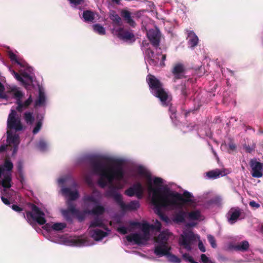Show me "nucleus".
I'll use <instances>...</instances> for the list:
<instances>
[{
	"label": "nucleus",
	"mask_w": 263,
	"mask_h": 263,
	"mask_svg": "<svg viewBox=\"0 0 263 263\" xmlns=\"http://www.w3.org/2000/svg\"><path fill=\"white\" fill-rule=\"evenodd\" d=\"M89 162L92 172L100 176L99 186L104 188L109 184L105 196L114 198L117 203L118 202L117 198L120 200L123 199L122 195L118 192V190L123 188V185L120 183L113 184L114 180L120 181L124 179L125 173L122 161L107 157H95L90 159Z\"/></svg>",
	"instance_id": "obj_1"
},
{
	"label": "nucleus",
	"mask_w": 263,
	"mask_h": 263,
	"mask_svg": "<svg viewBox=\"0 0 263 263\" xmlns=\"http://www.w3.org/2000/svg\"><path fill=\"white\" fill-rule=\"evenodd\" d=\"M138 174L145 176L148 182V191L153 193L151 198V203L154 206V210L160 219L164 221L168 220V217L162 211L163 209L171 210L173 205L169 201L160 188H154L152 184V177L151 174L142 167H139L138 170Z\"/></svg>",
	"instance_id": "obj_2"
},
{
	"label": "nucleus",
	"mask_w": 263,
	"mask_h": 263,
	"mask_svg": "<svg viewBox=\"0 0 263 263\" xmlns=\"http://www.w3.org/2000/svg\"><path fill=\"white\" fill-rule=\"evenodd\" d=\"M146 82L149 86L151 92L156 97L159 98L163 106L167 105L166 101L168 99V93L163 87V84L154 76L148 74Z\"/></svg>",
	"instance_id": "obj_3"
},
{
	"label": "nucleus",
	"mask_w": 263,
	"mask_h": 263,
	"mask_svg": "<svg viewBox=\"0 0 263 263\" xmlns=\"http://www.w3.org/2000/svg\"><path fill=\"white\" fill-rule=\"evenodd\" d=\"M162 192L174 206H183V204L184 203L193 202L191 199L193 196L188 191H185L182 194H181L166 189Z\"/></svg>",
	"instance_id": "obj_4"
},
{
	"label": "nucleus",
	"mask_w": 263,
	"mask_h": 263,
	"mask_svg": "<svg viewBox=\"0 0 263 263\" xmlns=\"http://www.w3.org/2000/svg\"><path fill=\"white\" fill-rule=\"evenodd\" d=\"M13 168V163L9 159H6L4 164L0 165V178L4 176L1 181V185L4 188L2 193L6 195L7 189L12 186V172Z\"/></svg>",
	"instance_id": "obj_5"
},
{
	"label": "nucleus",
	"mask_w": 263,
	"mask_h": 263,
	"mask_svg": "<svg viewBox=\"0 0 263 263\" xmlns=\"http://www.w3.org/2000/svg\"><path fill=\"white\" fill-rule=\"evenodd\" d=\"M150 228H152L151 225L144 223L142 227L143 232L142 235L138 233L130 234L126 236V240L130 242H134L138 245L143 244L149 239Z\"/></svg>",
	"instance_id": "obj_6"
},
{
	"label": "nucleus",
	"mask_w": 263,
	"mask_h": 263,
	"mask_svg": "<svg viewBox=\"0 0 263 263\" xmlns=\"http://www.w3.org/2000/svg\"><path fill=\"white\" fill-rule=\"evenodd\" d=\"M31 212H26V217L28 220L32 219L41 225L44 224L46 220L44 217V213L34 204H31Z\"/></svg>",
	"instance_id": "obj_7"
},
{
	"label": "nucleus",
	"mask_w": 263,
	"mask_h": 263,
	"mask_svg": "<svg viewBox=\"0 0 263 263\" xmlns=\"http://www.w3.org/2000/svg\"><path fill=\"white\" fill-rule=\"evenodd\" d=\"M17 112L14 109L11 110L7 120V128L10 129H15L20 131L23 129V126L20 119L17 117Z\"/></svg>",
	"instance_id": "obj_8"
},
{
	"label": "nucleus",
	"mask_w": 263,
	"mask_h": 263,
	"mask_svg": "<svg viewBox=\"0 0 263 263\" xmlns=\"http://www.w3.org/2000/svg\"><path fill=\"white\" fill-rule=\"evenodd\" d=\"M196 240V235L192 232H189L181 235L179 238V245L187 251L192 250V243Z\"/></svg>",
	"instance_id": "obj_9"
},
{
	"label": "nucleus",
	"mask_w": 263,
	"mask_h": 263,
	"mask_svg": "<svg viewBox=\"0 0 263 263\" xmlns=\"http://www.w3.org/2000/svg\"><path fill=\"white\" fill-rule=\"evenodd\" d=\"M144 193V188L142 184L137 182L125 190V194L129 197L136 196L138 199H141Z\"/></svg>",
	"instance_id": "obj_10"
},
{
	"label": "nucleus",
	"mask_w": 263,
	"mask_h": 263,
	"mask_svg": "<svg viewBox=\"0 0 263 263\" xmlns=\"http://www.w3.org/2000/svg\"><path fill=\"white\" fill-rule=\"evenodd\" d=\"M171 210H175L173 215V220L176 223H182L185 222L187 218V211L184 210L182 206H173Z\"/></svg>",
	"instance_id": "obj_11"
},
{
	"label": "nucleus",
	"mask_w": 263,
	"mask_h": 263,
	"mask_svg": "<svg viewBox=\"0 0 263 263\" xmlns=\"http://www.w3.org/2000/svg\"><path fill=\"white\" fill-rule=\"evenodd\" d=\"M7 134V141L8 143L7 145L8 147H12V156H14L18 150V146L20 143L19 137L16 134L13 135L12 132L10 130H8Z\"/></svg>",
	"instance_id": "obj_12"
},
{
	"label": "nucleus",
	"mask_w": 263,
	"mask_h": 263,
	"mask_svg": "<svg viewBox=\"0 0 263 263\" xmlns=\"http://www.w3.org/2000/svg\"><path fill=\"white\" fill-rule=\"evenodd\" d=\"M117 36L125 41H130L134 42L135 41V36L132 30L119 28L116 30Z\"/></svg>",
	"instance_id": "obj_13"
},
{
	"label": "nucleus",
	"mask_w": 263,
	"mask_h": 263,
	"mask_svg": "<svg viewBox=\"0 0 263 263\" xmlns=\"http://www.w3.org/2000/svg\"><path fill=\"white\" fill-rule=\"evenodd\" d=\"M186 71L184 65L181 63H177L174 65L171 72L174 76V81L185 78L184 74Z\"/></svg>",
	"instance_id": "obj_14"
},
{
	"label": "nucleus",
	"mask_w": 263,
	"mask_h": 263,
	"mask_svg": "<svg viewBox=\"0 0 263 263\" xmlns=\"http://www.w3.org/2000/svg\"><path fill=\"white\" fill-rule=\"evenodd\" d=\"M250 165L252 168L251 174L253 177L260 178L262 176L263 164L262 163L251 160Z\"/></svg>",
	"instance_id": "obj_15"
},
{
	"label": "nucleus",
	"mask_w": 263,
	"mask_h": 263,
	"mask_svg": "<svg viewBox=\"0 0 263 263\" xmlns=\"http://www.w3.org/2000/svg\"><path fill=\"white\" fill-rule=\"evenodd\" d=\"M147 36L153 46L157 48L159 46L161 34L158 30H149L147 33Z\"/></svg>",
	"instance_id": "obj_16"
},
{
	"label": "nucleus",
	"mask_w": 263,
	"mask_h": 263,
	"mask_svg": "<svg viewBox=\"0 0 263 263\" xmlns=\"http://www.w3.org/2000/svg\"><path fill=\"white\" fill-rule=\"evenodd\" d=\"M118 199V202L117 204L120 206L123 211L135 210L139 208V202L137 200L132 201L129 203L126 204L123 202V199L121 200H120L119 199Z\"/></svg>",
	"instance_id": "obj_17"
},
{
	"label": "nucleus",
	"mask_w": 263,
	"mask_h": 263,
	"mask_svg": "<svg viewBox=\"0 0 263 263\" xmlns=\"http://www.w3.org/2000/svg\"><path fill=\"white\" fill-rule=\"evenodd\" d=\"M171 249L168 245L158 244L155 247L154 253L158 257L166 256L170 252Z\"/></svg>",
	"instance_id": "obj_18"
},
{
	"label": "nucleus",
	"mask_w": 263,
	"mask_h": 263,
	"mask_svg": "<svg viewBox=\"0 0 263 263\" xmlns=\"http://www.w3.org/2000/svg\"><path fill=\"white\" fill-rule=\"evenodd\" d=\"M62 194L69 197L70 201H74L79 197V193L78 191H71L69 187H63L61 190Z\"/></svg>",
	"instance_id": "obj_19"
},
{
	"label": "nucleus",
	"mask_w": 263,
	"mask_h": 263,
	"mask_svg": "<svg viewBox=\"0 0 263 263\" xmlns=\"http://www.w3.org/2000/svg\"><path fill=\"white\" fill-rule=\"evenodd\" d=\"M121 15L123 18L124 20L130 26L135 27L136 26V23L133 19L132 13L129 11L123 9L121 11Z\"/></svg>",
	"instance_id": "obj_20"
},
{
	"label": "nucleus",
	"mask_w": 263,
	"mask_h": 263,
	"mask_svg": "<svg viewBox=\"0 0 263 263\" xmlns=\"http://www.w3.org/2000/svg\"><path fill=\"white\" fill-rule=\"evenodd\" d=\"M230 217L228 218V221L231 224L234 223L241 215V210L237 208H232L229 212L228 214Z\"/></svg>",
	"instance_id": "obj_21"
},
{
	"label": "nucleus",
	"mask_w": 263,
	"mask_h": 263,
	"mask_svg": "<svg viewBox=\"0 0 263 263\" xmlns=\"http://www.w3.org/2000/svg\"><path fill=\"white\" fill-rule=\"evenodd\" d=\"M170 234H171L167 231H163L156 238L155 241L159 244L168 245L167 241Z\"/></svg>",
	"instance_id": "obj_22"
},
{
	"label": "nucleus",
	"mask_w": 263,
	"mask_h": 263,
	"mask_svg": "<svg viewBox=\"0 0 263 263\" xmlns=\"http://www.w3.org/2000/svg\"><path fill=\"white\" fill-rule=\"evenodd\" d=\"M107 235V233L100 229H95L91 231V237L96 241H100Z\"/></svg>",
	"instance_id": "obj_23"
},
{
	"label": "nucleus",
	"mask_w": 263,
	"mask_h": 263,
	"mask_svg": "<svg viewBox=\"0 0 263 263\" xmlns=\"http://www.w3.org/2000/svg\"><path fill=\"white\" fill-rule=\"evenodd\" d=\"M187 39L189 45L192 47L196 46L198 43V37L195 33L191 30H187Z\"/></svg>",
	"instance_id": "obj_24"
},
{
	"label": "nucleus",
	"mask_w": 263,
	"mask_h": 263,
	"mask_svg": "<svg viewBox=\"0 0 263 263\" xmlns=\"http://www.w3.org/2000/svg\"><path fill=\"white\" fill-rule=\"evenodd\" d=\"M32 102V97L31 95H30L29 97L24 103H22L21 100H18L16 109L18 112H21L24 109L28 108Z\"/></svg>",
	"instance_id": "obj_25"
},
{
	"label": "nucleus",
	"mask_w": 263,
	"mask_h": 263,
	"mask_svg": "<svg viewBox=\"0 0 263 263\" xmlns=\"http://www.w3.org/2000/svg\"><path fill=\"white\" fill-rule=\"evenodd\" d=\"M105 211L103 206L97 204L91 210H88V214L98 216L103 215Z\"/></svg>",
	"instance_id": "obj_26"
},
{
	"label": "nucleus",
	"mask_w": 263,
	"mask_h": 263,
	"mask_svg": "<svg viewBox=\"0 0 263 263\" xmlns=\"http://www.w3.org/2000/svg\"><path fill=\"white\" fill-rule=\"evenodd\" d=\"M83 17L85 22H93L95 18V13L91 10H85L83 13Z\"/></svg>",
	"instance_id": "obj_27"
},
{
	"label": "nucleus",
	"mask_w": 263,
	"mask_h": 263,
	"mask_svg": "<svg viewBox=\"0 0 263 263\" xmlns=\"http://www.w3.org/2000/svg\"><path fill=\"white\" fill-rule=\"evenodd\" d=\"M109 17L115 25L118 26H122L121 18L115 11H113L110 13Z\"/></svg>",
	"instance_id": "obj_28"
},
{
	"label": "nucleus",
	"mask_w": 263,
	"mask_h": 263,
	"mask_svg": "<svg viewBox=\"0 0 263 263\" xmlns=\"http://www.w3.org/2000/svg\"><path fill=\"white\" fill-rule=\"evenodd\" d=\"M45 100L46 99L44 92L40 89L39 97L35 102L34 106L37 107L43 105L45 104Z\"/></svg>",
	"instance_id": "obj_29"
},
{
	"label": "nucleus",
	"mask_w": 263,
	"mask_h": 263,
	"mask_svg": "<svg viewBox=\"0 0 263 263\" xmlns=\"http://www.w3.org/2000/svg\"><path fill=\"white\" fill-rule=\"evenodd\" d=\"M83 200L86 204H88L89 202H92L95 204H99V201L93 195H85L83 198Z\"/></svg>",
	"instance_id": "obj_30"
},
{
	"label": "nucleus",
	"mask_w": 263,
	"mask_h": 263,
	"mask_svg": "<svg viewBox=\"0 0 263 263\" xmlns=\"http://www.w3.org/2000/svg\"><path fill=\"white\" fill-rule=\"evenodd\" d=\"M187 218L192 220H196L199 219L201 214L200 212L198 211H193L190 212L187 211Z\"/></svg>",
	"instance_id": "obj_31"
},
{
	"label": "nucleus",
	"mask_w": 263,
	"mask_h": 263,
	"mask_svg": "<svg viewBox=\"0 0 263 263\" xmlns=\"http://www.w3.org/2000/svg\"><path fill=\"white\" fill-rule=\"evenodd\" d=\"M86 214H88V210L82 212L77 209L72 215H75L80 221H82L85 219Z\"/></svg>",
	"instance_id": "obj_32"
},
{
	"label": "nucleus",
	"mask_w": 263,
	"mask_h": 263,
	"mask_svg": "<svg viewBox=\"0 0 263 263\" xmlns=\"http://www.w3.org/2000/svg\"><path fill=\"white\" fill-rule=\"evenodd\" d=\"M24 118L25 122L28 124H32L34 121V118L33 116L32 112H26L24 114Z\"/></svg>",
	"instance_id": "obj_33"
},
{
	"label": "nucleus",
	"mask_w": 263,
	"mask_h": 263,
	"mask_svg": "<svg viewBox=\"0 0 263 263\" xmlns=\"http://www.w3.org/2000/svg\"><path fill=\"white\" fill-rule=\"evenodd\" d=\"M36 147L41 151L45 152L47 149L48 145L45 140L40 139L36 144Z\"/></svg>",
	"instance_id": "obj_34"
},
{
	"label": "nucleus",
	"mask_w": 263,
	"mask_h": 263,
	"mask_svg": "<svg viewBox=\"0 0 263 263\" xmlns=\"http://www.w3.org/2000/svg\"><path fill=\"white\" fill-rule=\"evenodd\" d=\"M249 247V242L247 241H243L239 243H238L237 245L236 246L235 248L239 251H247Z\"/></svg>",
	"instance_id": "obj_35"
},
{
	"label": "nucleus",
	"mask_w": 263,
	"mask_h": 263,
	"mask_svg": "<svg viewBox=\"0 0 263 263\" xmlns=\"http://www.w3.org/2000/svg\"><path fill=\"white\" fill-rule=\"evenodd\" d=\"M93 29L95 32L100 35H104L106 33L105 28L99 24L93 25Z\"/></svg>",
	"instance_id": "obj_36"
},
{
	"label": "nucleus",
	"mask_w": 263,
	"mask_h": 263,
	"mask_svg": "<svg viewBox=\"0 0 263 263\" xmlns=\"http://www.w3.org/2000/svg\"><path fill=\"white\" fill-rule=\"evenodd\" d=\"M168 260L172 263H180L181 259L178 258L177 256L172 254L170 252L166 256Z\"/></svg>",
	"instance_id": "obj_37"
},
{
	"label": "nucleus",
	"mask_w": 263,
	"mask_h": 263,
	"mask_svg": "<svg viewBox=\"0 0 263 263\" xmlns=\"http://www.w3.org/2000/svg\"><path fill=\"white\" fill-rule=\"evenodd\" d=\"M104 226V224L102 222V220L98 217L95 218L93 221H91L90 225V227L92 228L97 227H103Z\"/></svg>",
	"instance_id": "obj_38"
},
{
	"label": "nucleus",
	"mask_w": 263,
	"mask_h": 263,
	"mask_svg": "<svg viewBox=\"0 0 263 263\" xmlns=\"http://www.w3.org/2000/svg\"><path fill=\"white\" fill-rule=\"evenodd\" d=\"M67 209L66 210L70 212L71 214H72L77 210L72 201L68 200L67 201Z\"/></svg>",
	"instance_id": "obj_39"
},
{
	"label": "nucleus",
	"mask_w": 263,
	"mask_h": 263,
	"mask_svg": "<svg viewBox=\"0 0 263 263\" xmlns=\"http://www.w3.org/2000/svg\"><path fill=\"white\" fill-rule=\"evenodd\" d=\"M66 227V224L64 223H55L52 225L51 228L55 231H61Z\"/></svg>",
	"instance_id": "obj_40"
},
{
	"label": "nucleus",
	"mask_w": 263,
	"mask_h": 263,
	"mask_svg": "<svg viewBox=\"0 0 263 263\" xmlns=\"http://www.w3.org/2000/svg\"><path fill=\"white\" fill-rule=\"evenodd\" d=\"M220 172L219 171H211L206 173L207 176L210 178H216L219 176Z\"/></svg>",
	"instance_id": "obj_41"
},
{
	"label": "nucleus",
	"mask_w": 263,
	"mask_h": 263,
	"mask_svg": "<svg viewBox=\"0 0 263 263\" xmlns=\"http://www.w3.org/2000/svg\"><path fill=\"white\" fill-rule=\"evenodd\" d=\"M181 94L185 100L188 97L189 92L185 85H181Z\"/></svg>",
	"instance_id": "obj_42"
},
{
	"label": "nucleus",
	"mask_w": 263,
	"mask_h": 263,
	"mask_svg": "<svg viewBox=\"0 0 263 263\" xmlns=\"http://www.w3.org/2000/svg\"><path fill=\"white\" fill-rule=\"evenodd\" d=\"M5 88L4 85L0 82V99H7V95L5 93Z\"/></svg>",
	"instance_id": "obj_43"
},
{
	"label": "nucleus",
	"mask_w": 263,
	"mask_h": 263,
	"mask_svg": "<svg viewBox=\"0 0 263 263\" xmlns=\"http://www.w3.org/2000/svg\"><path fill=\"white\" fill-rule=\"evenodd\" d=\"M182 257L184 260L185 261H189L190 263H198V262L195 261L193 258L190 256L188 253H184L182 255Z\"/></svg>",
	"instance_id": "obj_44"
},
{
	"label": "nucleus",
	"mask_w": 263,
	"mask_h": 263,
	"mask_svg": "<svg viewBox=\"0 0 263 263\" xmlns=\"http://www.w3.org/2000/svg\"><path fill=\"white\" fill-rule=\"evenodd\" d=\"M42 125V121L41 120L38 121L37 122V123H36L35 126L33 129V131H32L33 134H37L41 129Z\"/></svg>",
	"instance_id": "obj_45"
},
{
	"label": "nucleus",
	"mask_w": 263,
	"mask_h": 263,
	"mask_svg": "<svg viewBox=\"0 0 263 263\" xmlns=\"http://www.w3.org/2000/svg\"><path fill=\"white\" fill-rule=\"evenodd\" d=\"M207 238L212 247L214 248H216V243L214 237L211 235H208Z\"/></svg>",
	"instance_id": "obj_46"
},
{
	"label": "nucleus",
	"mask_w": 263,
	"mask_h": 263,
	"mask_svg": "<svg viewBox=\"0 0 263 263\" xmlns=\"http://www.w3.org/2000/svg\"><path fill=\"white\" fill-rule=\"evenodd\" d=\"M9 58L10 59V60L14 62L15 63H17V64L21 65V63L18 62V61L17 60L16 55L15 54H14L13 52H12L11 51L9 53Z\"/></svg>",
	"instance_id": "obj_47"
},
{
	"label": "nucleus",
	"mask_w": 263,
	"mask_h": 263,
	"mask_svg": "<svg viewBox=\"0 0 263 263\" xmlns=\"http://www.w3.org/2000/svg\"><path fill=\"white\" fill-rule=\"evenodd\" d=\"M23 95V93L20 90H15L14 92V97L16 99V104H17V102L18 100H21V98H22Z\"/></svg>",
	"instance_id": "obj_48"
},
{
	"label": "nucleus",
	"mask_w": 263,
	"mask_h": 263,
	"mask_svg": "<svg viewBox=\"0 0 263 263\" xmlns=\"http://www.w3.org/2000/svg\"><path fill=\"white\" fill-rule=\"evenodd\" d=\"M71 213L66 210H63L62 211V214L63 216L65 217L66 220L67 221H71V217L70 216Z\"/></svg>",
	"instance_id": "obj_49"
},
{
	"label": "nucleus",
	"mask_w": 263,
	"mask_h": 263,
	"mask_svg": "<svg viewBox=\"0 0 263 263\" xmlns=\"http://www.w3.org/2000/svg\"><path fill=\"white\" fill-rule=\"evenodd\" d=\"M151 227L152 229L159 231L161 228V223L158 220H156V222L154 224H151Z\"/></svg>",
	"instance_id": "obj_50"
},
{
	"label": "nucleus",
	"mask_w": 263,
	"mask_h": 263,
	"mask_svg": "<svg viewBox=\"0 0 263 263\" xmlns=\"http://www.w3.org/2000/svg\"><path fill=\"white\" fill-rule=\"evenodd\" d=\"M17 169L18 173H23V161L22 160H19L17 162Z\"/></svg>",
	"instance_id": "obj_51"
},
{
	"label": "nucleus",
	"mask_w": 263,
	"mask_h": 263,
	"mask_svg": "<svg viewBox=\"0 0 263 263\" xmlns=\"http://www.w3.org/2000/svg\"><path fill=\"white\" fill-rule=\"evenodd\" d=\"M146 53L148 57V59H153V58H154V52L150 48H148L146 49Z\"/></svg>",
	"instance_id": "obj_52"
},
{
	"label": "nucleus",
	"mask_w": 263,
	"mask_h": 263,
	"mask_svg": "<svg viewBox=\"0 0 263 263\" xmlns=\"http://www.w3.org/2000/svg\"><path fill=\"white\" fill-rule=\"evenodd\" d=\"M7 193H6V195H5V194H3L2 193V196L1 197V200L3 201V202L5 204L8 205L10 204L11 202L7 198H6L4 197V196H7Z\"/></svg>",
	"instance_id": "obj_53"
},
{
	"label": "nucleus",
	"mask_w": 263,
	"mask_h": 263,
	"mask_svg": "<svg viewBox=\"0 0 263 263\" xmlns=\"http://www.w3.org/2000/svg\"><path fill=\"white\" fill-rule=\"evenodd\" d=\"M163 183V180L161 178L156 177L154 179V183L156 185H161Z\"/></svg>",
	"instance_id": "obj_54"
},
{
	"label": "nucleus",
	"mask_w": 263,
	"mask_h": 263,
	"mask_svg": "<svg viewBox=\"0 0 263 263\" xmlns=\"http://www.w3.org/2000/svg\"><path fill=\"white\" fill-rule=\"evenodd\" d=\"M14 77L15 78V79L17 80H18V81H20L23 83H25L24 79H23V78L22 77V76L20 74H19L17 72H15V71H14Z\"/></svg>",
	"instance_id": "obj_55"
},
{
	"label": "nucleus",
	"mask_w": 263,
	"mask_h": 263,
	"mask_svg": "<svg viewBox=\"0 0 263 263\" xmlns=\"http://www.w3.org/2000/svg\"><path fill=\"white\" fill-rule=\"evenodd\" d=\"M169 110L172 112V115L170 116V117L172 119L176 118V109L173 108L172 106H170L169 108Z\"/></svg>",
	"instance_id": "obj_56"
},
{
	"label": "nucleus",
	"mask_w": 263,
	"mask_h": 263,
	"mask_svg": "<svg viewBox=\"0 0 263 263\" xmlns=\"http://www.w3.org/2000/svg\"><path fill=\"white\" fill-rule=\"evenodd\" d=\"M11 208L13 210H14L16 212H20L23 211V209L21 207H20L18 205H16V204H13L11 206Z\"/></svg>",
	"instance_id": "obj_57"
},
{
	"label": "nucleus",
	"mask_w": 263,
	"mask_h": 263,
	"mask_svg": "<svg viewBox=\"0 0 263 263\" xmlns=\"http://www.w3.org/2000/svg\"><path fill=\"white\" fill-rule=\"evenodd\" d=\"M118 232L123 234H126L127 233V230L125 227H121L118 229Z\"/></svg>",
	"instance_id": "obj_58"
},
{
	"label": "nucleus",
	"mask_w": 263,
	"mask_h": 263,
	"mask_svg": "<svg viewBox=\"0 0 263 263\" xmlns=\"http://www.w3.org/2000/svg\"><path fill=\"white\" fill-rule=\"evenodd\" d=\"M18 174V179L20 180L22 184H23V183L25 182V177L24 175V172L23 173H20Z\"/></svg>",
	"instance_id": "obj_59"
},
{
	"label": "nucleus",
	"mask_w": 263,
	"mask_h": 263,
	"mask_svg": "<svg viewBox=\"0 0 263 263\" xmlns=\"http://www.w3.org/2000/svg\"><path fill=\"white\" fill-rule=\"evenodd\" d=\"M198 248L202 252H205L206 251L205 248L201 240L199 241Z\"/></svg>",
	"instance_id": "obj_60"
},
{
	"label": "nucleus",
	"mask_w": 263,
	"mask_h": 263,
	"mask_svg": "<svg viewBox=\"0 0 263 263\" xmlns=\"http://www.w3.org/2000/svg\"><path fill=\"white\" fill-rule=\"evenodd\" d=\"M201 260L203 263H207L209 261V258L204 254L201 255Z\"/></svg>",
	"instance_id": "obj_61"
},
{
	"label": "nucleus",
	"mask_w": 263,
	"mask_h": 263,
	"mask_svg": "<svg viewBox=\"0 0 263 263\" xmlns=\"http://www.w3.org/2000/svg\"><path fill=\"white\" fill-rule=\"evenodd\" d=\"M249 205L250 206L255 208H258L260 207V205L254 201H250L249 202Z\"/></svg>",
	"instance_id": "obj_62"
},
{
	"label": "nucleus",
	"mask_w": 263,
	"mask_h": 263,
	"mask_svg": "<svg viewBox=\"0 0 263 263\" xmlns=\"http://www.w3.org/2000/svg\"><path fill=\"white\" fill-rule=\"evenodd\" d=\"M70 2L75 5H79L82 3L84 0H69Z\"/></svg>",
	"instance_id": "obj_63"
},
{
	"label": "nucleus",
	"mask_w": 263,
	"mask_h": 263,
	"mask_svg": "<svg viewBox=\"0 0 263 263\" xmlns=\"http://www.w3.org/2000/svg\"><path fill=\"white\" fill-rule=\"evenodd\" d=\"M8 146L7 145H2L0 146V153L4 152L6 151V149L8 148Z\"/></svg>",
	"instance_id": "obj_64"
}]
</instances>
